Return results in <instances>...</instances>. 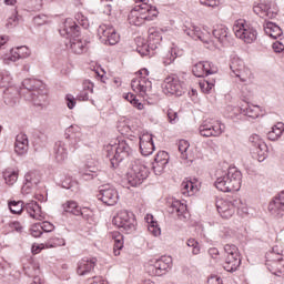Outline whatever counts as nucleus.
Wrapping results in <instances>:
<instances>
[{"instance_id":"1","label":"nucleus","mask_w":284,"mask_h":284,"mask_svg":"<svg viewBox=\"0 0 284 284\" xmlns=\"http://www.w3.org/2000/svg\"><path fill=\"white\" fill-rule=\"evenodd\" d=\"M182 30L186 37L194 39V41H202V43H213L217 39L220 43L227 41V29L224 26H217L214 30L210 27H196L194 24H184Z\"/></svg>"},{"instance_id":"2","label":"nucleus","mask_w":284,"mask_h":284,"mask_svg":"<svg viewBox=\"0 0 284 284\" xmlns=\"http://www.w3.org/2000/svg\"><path fill=\"white\" fill-rule=\"evenodd\" d=\"M243 183V174L236 168H229L227 170H217L215 187L220 192H239Z\"/></svg>"},{"instance_id":"3","label":"nucleus","mask_w":284,"mask_h":284,"mask_svg":"<svg viewBox=\"0 0 284 284\" xmlns=\"http://www.w3.org/2000/svg\"><path fill=\"white\" fill-rule=\"evenodd\" d=\"M22 88L27 90L24 93L27 101H31L38 108H45L48 105V90H45L43 81L32 78L24 79L22 81Z\"/></svg>"},{"instance_id":"4","label":"nucleus","mask_w":284,"mask_h":284,"mask_svg":"<svg viewBox=\"0 0 284 284\" xmlns=\"http://www.w3.org/2000/svg\"><path fill=\"white\" fill-rule=\"evenodd\" d=\"M159 17L156 7L150 3L136 4L129 13L131 26H143L145 21H154Z\"/></svg>"},{"instance_id":"5","label":"nucleus","mask_w":284,"mask_h":284,"mask_svg":"<svg viewBox=\"0 0 284 284\" xmlns=\"http://www.w3.org/2000/svg\"><path fill=\"white\" fill-rule=\"evenodd\" d=\"M134 152V149H132V141L128 140H121L118 144L106 145V156L111 161V166L114 168L118 163H121V161H125V159H130Z\"/></svg>"},{"instance_id":"6","label":"nucleus","mask_w":284,"mask_h":284,"mask_svg":"<svg viewBox=\"0 0 284 284\" xmlns=\"http://www.w3.org/2000/svg\"><path fill=\"white\" fill-rule=\"evenodd\" d=\"M8 206L11 214H21V212L26 210L27 214H29L31 219H34V221H43V219H45L41 206L36 201H30L26 204H23V201H10Z\"/></svg>"},{"instance_id":"7","label":"nucleus","mask_w":284,"mask_h":284,"mask_svg":"<svg viewBox=\"0 0 284 284\" xmlns=\"http://www.w3.org/2000/svg\"><path fill=\"white\" fill-rule=\"evenodd\" d=\"M216 209L222 219H232L237 210H241L244 214H247V206L241 202V200L230 201L225 199L216 200Z\"/></svg>"},{"instance_id":"8","label":"nucleus","mask_w":284,"mask_h":284,"mask_svg":"<svg viewBox=\"0 0 284 284\" xmlns=\"http://www.w3.org/2000/svg\"><path fill=\"white\" fill-rule=\"evenodd\" d=\"M149 174L150 171L145 162L143 160H135L126 174V179L132 187H138V185H141L148 179Z\"/></svg>"},{"instance_id":"9","label":"nucleus","mask_w":284,"mask_h":284,"mask_svg":"<svg viewBox=\"0 0 284 284\" xmlns=\"http://www.w3.org/2000/svg\"><path fill=\"white\" fill-rule=\"evenodd\" d=\"M161 41H163V36H161V31L152 28L149 30V40L145 42L142 38L138 39V48L136 51L142 57H148L150 54V50H156L159 45H161Z\"/></svg>"},{"instance_id":"10","label":"nucleus","mask_w":284,"mask_h":284,"mask_svg":"<svg viewBox=\"0 0 284 284\" xmlns=\"http://www.w3.org/2000/svg\"><path fill=\"white\" fill-rule=\"evenodd\" d=\"M149 74L150 71H148V69H141L131 81L133 92L143 98L148 97L150 92H152V81L146 78Z\"/></svg>"},{"instance_id":"11","label":"nucleus","mask_w":284,"mask_h":284,"mask_svg":"<svg viewBox=\"0 0 284 284\" xmlns=\"http://www.w3.org/2000/svg\"><path fill=\"white\" fill-rule=\"evenodd\" d=\"M112 223L115 227L122 230V232H126V234H132V232L136 230V219L134 217V213L128 210H120L113 217Z\"/></svg>"},{"instance_id":"12","label":"nucleus","mask_w":284,"mask_h":284,"mask_svg":"<svg viewBox=\"0 0 284 284\" xmlns=\"http://www.w3.org/2000/svg\"><path fill=\"white\" fill-rule=\"evenodd\" d=\"M266 266L276 276L284 274L283 248L281 246H273L272 251L266 254Z\"/></svg>"},{"instance_id":"13","label":"nucleus","mask_w":284,"mask_h":284,"mask_svg":"<svg viewBox=\"0 0 284 284\" xmlns=\"http://www.w3.org/2000/svg\"><path fill=\"white\" fill-rule=\"evenodd\" d=\"M233 32L236 39H240L244 43H254V41H256V37H258L256 29L245 23V20L235 21Z\"/></svg>"},{"instance_id":"14","label":"nucleus","mask_w":284,"mask_h":284,"mask_svg":"<svg viewBox=\"0 0 284 284\" xmlns=\"http://www.w3.org/2000/svg\"><path fill=\"white\" fill-rule=\"evenodd\" d=\"M233 74L237 79H240L241 83H245L246 85H250V83H253L254 81V73L250 68L245 67V62L243 60L235 58L233 59L231 65H230Z\"/></svg>"},{"instance_id":"15","label":"nucleus","mask_w":284,"mask_h":284,"mask_svg":"<svg viewBox=\"0 0 284 284\" xmlns=\"http://www.w3.org/2000/svg\"><path fill=\"white\" fill-rule=\"evenodd\" d=\"M162 91L164 94H174L175 97H182L185 94V84L179 79L178 75H169L162 83Z\"/></svg>"},{"instance_id":"16","label":"nucleus","mask_w":284,"mask_h":284,"mask_svg":"<svg viewBox=\"0 0 284 284\" xmlns=\"http://www.w3.org/2000/svg\"><path fill=\"white\" fill-rule=\"evenodd\" d=\"M98 34L101 43H104V45H116L121 39V36L116 33V29L106 24L99 27Z\"/></svg>"},{"instance_id":"17","label":"nucleus","mask_w":284,"mask_h":284,"mask_svg":"<svg viewBox=\"0 0 284 284\" xmlns=\"http://www.w3.org/2000/svg\"><path fill=\"white\" fill-rule=\"evenodd\" d=\"M248 143L253 148L256 159L260 163H263L265 159H267V152H270V149L267 148V144L265 143V140L261 138L258 134H252L248 138Z\"/></svg>"},{"instance_id":"18","label":"nucleus","mask_w":284,"mask_h":284,"mask_svg":"<svg viewBox=\"0 0 284 284\" xmlns=\"http://www.w3.org/2000/svg\"><path fill=\"white\" fill-rule=\"evenodd\" d=\"M170 267H172V256H162L154 263H151L148 266L146 272L150 276H163Z\"/></svg>"},{"instance_id":"19","label":"nucleus","mask_w":284,"mask_h":284,"mask_svg":"<svg viewBox=\"0 0 284 284\" xmlns=\"http://www.w3.org/2000/svg\"><path fill=\"white\" fill-rule=\"evenodd\" d=\"M225 132V124L221 122L212 123L210 121H204L199 126V133L201 136L210 138V136H221Z\"/></svg>"},{"instance_id":"20","label":"nucleus","mask_w":284,"mask_h":284,"mask_svg":"<svg viewBox=\"0 0 284 284\" xmlns=\"http://www.w3.org/2000/svg\"><path fill=\"white\" fill-rule=\"evenodd\" d=\"M98 200L104 205H116L119 203V192L114 186L104 185L98 194Z\"/></svg>"},{"instance_id":"21","label":"nucleus","mask_w":284,"mask_h":284,"mask_svg":"<svg viewBox=\"0 0 284 284\" xmlns=\"http://www.w3.org/2000/svg\"><path fill=\"white\" fill-rule=\"evenodd\" d=\"M268 212L272 216H276L277 219L284 215V191L268 203Z\"/></svg>"},{"instance_id":"22","label":"nucleus","mask_w":284,"mask_h":284,"mask_svg":"<svg viewBox=\"0 0 284 284\" xmlns=\"http://www.w3.org/2000/svg\"><path fill=\"white\" fill-rule=\"evenodd\" d=\"M170 163V154L165 151H160L155 155L154 162L152 164V169L154 174L161 176L162 172H165V166Z\"/></svg>"},{"instance_id":"23","label":"nucleus","mask_w":284,"mask_h":284,"mask_svg":"<svg viewBox=\"0 0 284 284\" xmlns=\"http://www.w3.org/2000/svg\"><path fill=\"white\" fill-rule=\"evenodd\" d=\"M79 30L80 28L77 26V22L71 18H68L60 29V34L61 37H67V39L70 37L73 39L74 37H79Z\"/></svg>"},{"instance_id":"24","label":"nucleus","mask_w":284,"mask_h":284,"mask_svg":"<svg viewBox=\"0 0 284 284\" xmlns=\"http://www.w3.org/2000/svg\"><path fill=\"white\" fill-rule=\"evenodd\" d=\"M253 12L261 17V19H274L276 12L272 11V8L266 2H258L253 6Z\"/></svg>"},{"instance_id":"25","label":"nucleus","mask_w":284,"mask_h":284,"mask_svg":"<svg viewBox=\"0 0 284 284\" xmlns=\"http://www.w3.org/2000/svg\"><path fill=\"white\" fill-rule=\"evenodd\" d=\"M94 265H97V258L84 257L78 263L77 273L79 276H85V274H90L91 270H94Z\"/></svg>"},{"instance_id":"26","label":"nucleus","mask_w":284,"mask_h":284,"mask_svg":"<svg viewBox=\"0 0 284 284\" xmlns=\"http://www.w3.org/2000/svg\"><path fill=\"white\" fill-rule=\"evenodd\" d=\"M172 214H176L180 221H187L190 213L187 212V205L181 203V201H174L171 204Z\"/></svg>"},{"instance_id":"27","label":"nucleus","mask_w":284,"mask_h":284,"mask_svg":"<svg viewBox=\"0 0 284 284\" xmlns=\"http://www.w3.org/2000/svg\"><path fill=\"white\" fill-rule=\"evenodd\" d=\"M28 148H29L28 135L23 133L18 134L14 143L16 154H19V156H23V154L28 153Z\"/></svg>"},{"instance_id":"28","label":"nucleus","mask_w":284,"mask_h":284,"mask_svg":"<svg viewBox=\"0 0 284 284\" xmlns=\"http://www.w3.org/2000/svg\"><path fill=\"white\" fill-rule=\"evenodd\" d=\"M199 181L184 180L181 184V193L184 196H194L199 192Z\"/></svg>"},{"instance_id":"29","label":"nucleus","mask_w":284,"mask_h":284,"mask_svg":"<svg viewBox=\"0 0 284 284\" xmlns=\"http://www.w3.org/2000/svg\"><path fill=\"white\" fill-rule=\"evenodd\" d=\"M68 144L64 142H57L54 145V156L58 163H63L68 159Z\"/></svg>"},{"instance_id":"30","label":"nucleus","mask_w":284,"mask_h":284,"mask_svg":"<svg viewBox=\"0 0 284 284\" xmlns=\"http://www.w3.org/2000/svg\"><path fill=\"white\" fill-rule=\"evenodd\" d=\"M3 101L8 108H14L19 103V92L14 89H7L3 92Z\"/></svg>"},{"instance_id":"31","label":"nucleus","mask_w":284,"mask_h":284,"mask_svg":"<svg viewBox=\"0 0 284 284\" xmlns=\"http://www.w3.org/2000/svg\"><path fill=\"white\" fill-rule=\"evenodd\" d=\"M264 32L267 37H271V39H278L283 36V30L274 22H266L264 26Z\"/></svg>"},{"instance_id":"32","label":"nucleus","mask_w":284,"mask_h":284,"mask_svg":"<svg viewBox=\"0 0 284 284\" xmlns=\"http://www.w3.org/2000/svg\"><path fill=\"white\" fill-rule=\"evenodd\" d=\"M70 50L74 54H83L85 52L87 43L81 40L79 37L71 38L69 41Z\"/></svg>"},{"instance_id":"33","label":"nucleus","mask_w":284,"mask_h":284,"mask_svg":"<svg viewBox=\"0 0 284 284\" xmlns=\"http://www.w3.org/2000/svg\"><path fill=\"white\" fill-rule=\"evenodd\" d=\"M223 267L226 272H236L241 267V257L226 256Z\"/></svg>"},{"instance_id":"34","label":"nucleus","mask_w":284,"mask_h":284,"mask_svg":"<svg viewBox=\"0 0 284 284\" xmlns=\"http://www.w3.org/2000/svg\"><path fill=\"white\" fill-rule=\"evenodd\" d=\"M284 132V123L277 122L275 125L272 126L271 131L267 133L268 141H278L281 136H283Z\"/></svg>"},{"instance_id":"35","label":"nucleus","mask_w":284,"mask_h":284,"mask_svg":"<svg viewBox=\"0 0 284 284\" xmlns=\"http://www.w3.org/2000/svg\"><path fill=\"white\" fill-rule=\"evenodd\" d=\"M62 209L64 212H69L70 214H74V216H83V211L81 206L75 201H67L62 204Z\"/></svg>"},{"instance_id":"36","label":"nucleus","mask_w":284,"mask_h":284,"mask_svg":"<svg viewBox=\"0 0 284 284\" xmlns=\"http://www.w3.org/2000/svg\"><path fill=\"white\" fill-rule=\"evenodd\" d=\"M242 114L251 119H258L263 114V109L258 105H247L241 109Z\"/></svg>"},{"instance_id":"37","label":"nucleus","mask_w":284,"mask_h":284,"mask_svg":"<svg viewBox=\"0 0 284 284\" xmlns=\"http://www.w3.org/2000/svg\"><path fill=\"white\" fill-rule=\"evenodd\" d=\"M180 55H181V52L179 51V47L173 44V47H171V49L163 57V64L172 65V62L176 61V58Z\"/></svg>"},{"instance_id":"38","label":"nucleus","mask_w":284,"mask_h":284,"mask_svg":"<svg viewBox=\"0 0 284 284\" xmlns=\"http://www.w3.org/2000/svg\"><path fill=\"white\" fill-rule=\"evenodd\" d=\"M97 172V163L94 161L87 162L85 168L82 170V178L88 179H94V174Z\"/></svg>"},{"instance_id":"39","label":"nucleus","mask_w":284,"mask_h":284,"mask_svg":"<svg viewBox=\"0 0 284 284\" xmlns=\"http://www.w3.org/2000/svg\"><path fill=\"white\" fill-rule=\"evenodd\" d=\"M3 179L7 183V185H14L19 179V172H17L12 169H7L3 172Z\"/></svg>"},{"instance_id":"40","label":"nucleus","mask_w":284,"mask_h":284,"mask_svg":"<svg viewBox=\"0 0 284 284\" xmlns=\"http://www.w3.org/2000/svg\"><path fill=\"white\" fill-rule=\"evenodd\" d=\"M146 222L149 223L148 230L153 236H161V227L154 222V216L146 215Z\"/></svg>"},{"instance_id":"41","label":"nucleus","mask_w":284,"mask_h":284,"mask_svg":"<svg viewBox=\"0 0 284 284\" xmlns=\"http://www.w3.org/2000/svg\"><path fill=\"white\" fill-rule=\"evenodd\" d=\"M41 182V175H39V172L31 171L24 175V183H29L31 185H39Z\"/></svg>"},{"instance_id":"42","label":"nucleus","mask_w":284,"mask_h":284,"mask_svg":"<svg viewBox=\"0 0 284 284\" xmlns=\"http://www.w3.org/2000/svg\"><path fill=\"white\" fill-rule=\"evenodd\" d=\"M123 99L129 101V103H132L133 108H136V110H143L144 108L143 103H141L133 93H124Z\"/></svg>"},{"instance_id":"43","label":"nucleus","mask_w":284,"mask_h":284,"mask_svg":"<svg viewBox=\"0 0 284 284\" xmlns=\"http://www.w3.org/2000/svg\"><path fill=\"white\" fill-rule=\"evenodd\" d=\"M178 149L181 154V159L187 160V150H190V142L187 140H180L178 143Z\"/></svg>"},{"instance_id":"44","label":"nucleus","mask_w":284,"mask_h":284,"mask_svg":"<svg viewBox=\"0 0 284 284\" xmlns=\"http://www.w3.org/2000/svg\"><path fill=\"white\" fill-rule=\"evenodd\" d=\"M13 54L18 55V59H28L32 54V51H30V48L22 45L13 49Z\"/></svg>"},{"instance_id":"45","label":"nucleus","mask_w":284,"mask_h":284,"mask_svg":"<svg viewBox=\"0 0 284 284\" xmlns=\"http://www.w3.org/2000/svg\"><path fill=\"white\" fill-rule=\"evenodd\" d=\"M82 139H83V134H81V132L70 135V141L72 146L69 149V152H75Z\"/></svg>"},{"instance_id":"46","label":"nucleus","mask_w":284,"mask_h":284,"mask_svg":"<svg viewBox=\"0 0 284 284\" xmlns=\"http://www.w3.org/2000/svg\"><path fill=\"white\" fill-rule=\"evenodd\" d=\"M62 187L71 190V192H79V183L77 181H72L71 178H65L62 181Z\"/></svg>"},{"instance_id":"47","label":"nucleus","mask_w":284,"mask_h":284,"mask_svg":"<svg viewBox=\"0 0 284 284\" xmlns=\"http://www.w3.org/2000/svg\"><path fill=\"white\" fill-rule=\"evenodd\" d=\"M12 82V75L8 71H0V88H8Z\"/></svg>"},{"instance_id":"48","label":"nucleus","mask_w":284,"mask_h":284,"mask_svg":"<svg viewBox=\"0 0 284 284\" xmlns=\"http://www.w3.org/2000/svg\"><path fill=\"white\" fill-rule=\"evenodd\" d=\"M202 65H204L205 77H210V74H216V72H219V68L212 62H202Z\"/></svg>"},{"instance_id":"49","label":"nucleus","mask_w":284,"mask_h":284,"mask_svg":"<svg viewBox=\"0 0 284 284\" xmlns=\"http://www.w3.org/2000/svg\"><path fill=\"white\" fill-rule=\"evenodd\" d=\"M63 245H65V240L63 237H53L45 244V247H63Z\"/></svg>"},{"instance_id":"50","label":"nucleus","mask_w":284,"mask_h":284,"mask_svg":"<svg viewBox=\"0 0 284 284\" xmlns=\"http://www.w3.org/2000/svg\"><path fill=\"white\" fill-rule=\"evenodd\" d=\"M140 150H141V154H143V156H150V154H152V152H154V142H150L146 144H140Z\"/></svg>"},{"instance_id":"51","label":"nucleus","mask_w":284,"mask_h":284,"mask_svg":"<svg viewBox=\"0 0 284 284\" xmlns=\"http://www.w3.org/2000/svg\"><path fill=\"white\" fill-rule=\"evenodd\" d=\"M225 257L227 256H240L239 255V247L234 244H226L224 246Z\"/></svg>"},{"instance_id":"52","label":"nucleus","mask_w":284,"mask_h":284,"mask_svg":"<svg viewBox=\"0 0 284 284\" xmlns=\"http://www.w3.org/2000/svg\"><path fill=\"white\" fill-rule=\"evenodd\" d=\"M17 61H19V55H17V53H14V49H11L9 55L3 57V63L6 65H10L11 63H17Z\"/></svg>"},{"instance_id":"53","label":"nucleus","mask_w":284,"mask_h":284,"mask_svg":"<svg viewBox=\"0 0 284 284\" xmlns=\"http://www.w3.org/2000/svg\"><path fill=\"white\" fill-rule=\"evenodd\" d=\"M202 92H204L205 94L210 93L212 91V88H214V81H207V80H202L199 83Z\"/></svg>"},{"instance_id":"54","label":"nucleus","mask_w":284,"mask_h":284,"mask_svg":"<svg viewBox=\"0 0 284 284\" xmlns=\"http://www.w3.org/2000/svg\"><path fill=\"white\" fill-rule=\"evenodd\" d=\"M187 247H192V254H201V245L194 239H189L186 241Z\"/></svg>"},{"instance_id":"55","label":"nucleus","mask_w":284,"mask_h":284,"mask_svg":"<svg viewBox=\"0 0 284 284\" xmlns=\"http://www.w3.org/2000/svg\"><path fill=\"white\" fill-rule=\"evenodd\" d=\"M204 68L205 65H203V62L196 63L192 70L194 77H197V78L205 77Z\"/></svg>"},{"instance_id":"56","label":"nucleus","mask_w":284,"mask_h":284,"mask_svg":"<svg viewBox=\"0 0 284 284\" xmlns=\"http://www.w3.org/2000/svg\"><path fill=\"white\" fill-rule=\"evenodd\" d=\"M30 232H31V236H33L34 239H39V236H41V234H43L41 224L40 223L33 224L31 226Z\"/></svg>"},{"instance_id":"57","label":"nucleus","mask_w":284,"mask_h":284,"mask_svg":"<svg viewBox=\"0 0 284 284\" xmlns=\"http://www.w3.org/2000/svg\"><path fill=\"white\" fill-rule=\"evenodd\" d=\"M33 23L36 26H44V23H48V16L40 14L33 18Z\"/></svg>"},{"instance_id":"58","label":"nucleus","mask_w":284,"mask_h":284,"mask_svg":"<svg viewBox=\"0 0 284 284\" xmlns=\"http://www.w3.org/2000/svg\"><path fill=\"white\" fill-rule=\"evenodd\" d=\"M274 52L284 54V43L281 40H277L272 45Z\"/></svg>"},{"instance_id":"59","label":"nucleus","mask_w":284,"mask_h":284,"mask_svg":"<svg viewBox=\"0 0 284 284\" xmlns=\"http://www.w3.org/2000/svg\"><path fill=\"white\" fill-rule=\"evenodd\" d=\"M33 187H34V184L24 182V184L22 185L21 192L24 196H28V194H32Z\"/></svg>"},{"instance_id":"60","label":"nucleus","mask_w":284,"mask_h":284,"mask_svg":"<svg viewBox=\"0 0 284 284\" xmlns=\"http://www.w3.org/2000/svg\"><path fill=\"white\" fill-rule=\"evenodd\" d=\"M146 143H154V141L152 140V134L150 133H143L142 135H140V145Z\"/></svg>"},{"instance_id":"61","label":"nucleus","mask_w":284,"mask_h":284,"mask_svg":"<svg viewBox=\"0 0 284 284\" xmlns=\"http://www.w3.org/2000/svg\"><path fill=\"white\" fill-rule=\"evenodd\" d=\"M219 236H221V239H230V236H232V230L223 226L219 231Z\"/></svg>"},{"instance_id":"62","label":"nucleus","mask_w":284,"mask_h":284,"mask_svg":"<svg viewBox=\"0 0 284 284\" xmlns=\"http://www.w3.org/2000/svg\"><path fill=\"white\" fill-rule=\"evenodd\" d=\"M40 227H42V232H54V224L50 222L40 223Z\"/></svg>"},{"instance_id":"63","label":"nucleus","mask_w":284,"mask_h":284,"mask_svg":"<svg viewBox=\"0 0 284 284\" xmlns=\"http://www.w3.org/2000/svg\"><path fill=\"white\" fill-rule=\"evenodd\" d=\"M10 227H11V230H14V232H18V234H21V232H23V225H21V223L20 222H12L11 224H10Z\"/></svg>"},{"instance_id":"64","label":"nucleus","mask_w":284,"mask_h":284,"mask_svg":"<svg viewBox=\"0 0 284 284\" xmlns=\"http://www.w3.org/2000/svg\"><path fill=\"white\" fill-rule=\"evenodd\" d=\"M207 284H223V280L220 276L213 275L209 277Z\"/></svg>"}]
</instances>
